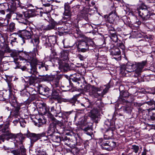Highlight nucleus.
<instances>
[{"label":"nucleus","mask_w":155,"mask_h":155,"mask_svg":"<svg viewBox=\"0 0 155 155\" xmlns=\"http://www.w3.org/2000/svg\"><path fill=\"white\" fill-rule=\"evenodd\" d=\"M51 93V97L53 99H57L60 96L59 94L61 92L60 89L53 88L52 90Z\"/></svg>","instance_id":"obj_22"},{"label":"nucleus","mask_w":155,"mask_h":155,"mask_svg":"<svg viewBox=\"0 0 155 155\" xmlns=\"http://www.w3.org/2000/svg\"><path fill=\"white\" fill-rule=\"evenodd\" d=\"M3 92L2 91H0V101H4L8 99L9 97H6L3 95Z\"/></svg>","instance_id":"obj_32"},{"label":"nucleus","mask_w":155,"mask_h":155,"mask_svg":"<svg viewBox=\"0 0 155 155\" xmlns=\"http://www.w3.org/2000/svg\"><path fill=\"white\" fill-rule=\"evenodd\" d=\"M49 24L46 26L44 25H41V28L40 27V28L42 30L46 31L50 30L52 29H55V28L58 24L54 20H50L49 22Z\"/></svg>","instance_id":"obj_8"},{"label":"nucleus","mask_w":155,"mask_h":155,"mask_svg":"<svg viewBox=\"0 0 155 155\" xmlns=\"http://www.w3.org/2000/svg\"><path fill=\"white\" fill-rule=\"evenodd\" d=\"M146 103L149 105L152 106L155 103V101L152 100L149 101L147 102Z\"/></svg>","instance_id":"obj_43"},{"label":"nucleus","mask_w":155,"mask_h":155,"mask_svg":"<svg viewBox=\"0 0 155 155\" xmlns=\"http://www.w3.org/2000/svg\"><path fill=\"white\" fill-rule=\"evenodd\" d=\"M69 51L68 50H63L60 53V58L61 60L67 61L69 60Z\"/></svg>","instance_id":"obj_17"},{"label":"nucleus","mask_w":155,"mask_h":155,"mask_svg":"<svg viewBox=\"0 0 155 155\" xmlns=\"http://www.w3.org/2000/svg\"><path fill=\"white\" fill-rule=\"evenodd\" d=\"M75 31L76 33L74 35L75 38H81L83 39H87L84 35L79 29L78 26H75Z\"/></svg>","instance_id":"obj_21"},{"label":"nucleus","mask_w":155,"mask_h":155,"mask_svg":"<svg viewBox=\"0 0 155 155\" xmlns=\"http://www.w3.org/2000/svg\"><path fill=\"white\" fill-rule=\"evenodd\" d=\"M39 91H43L45 94L46 93L47 94L49 91V88L47 87H41L40 88Z\"/></svg>","instance_id":"obj_37"},{"label":"nucleus","mask_w":155,"mask_h":155,"mask_svg":"<svg viewBox=\"0 0 155 155\" xmlns=\"http://www.w3.org/2000/svg\"><path fill=\"white\" fill-rule=\"evenodd\" d=\"M19 120V119L15 120L13 121V123L14 124V125H15L18 123Z\"/></svg>","instance_id":"obj_60"},{"label":"nucleus","mask_w":155,"mask_h":155,"mask_svg":"<svg viewBox=\"0 0 155 155\" xmlns=\"http://www.w3.org/2000/svg\"><path fill=\"white\" fill-rule=\"evenodd\" d=\"M3 95H4L6 97H8V99L7 100H8V99H9V101L11 102H13V101H12V99L9 97V94H8V95H7V96H6V95H5V94L3 93Z\"/></svg>","instance_id":"obj_58"},{"label":"nucleus","mask_w":155,"mask_h":155,"mask_svg":"<svg viewBox=\"0 0 155 155\" xmlns=\"http://www.w3.org/2000/svg\"><path fill=\"white\" fill-rule=\"evenodd\" d=\"M130 149L133 152L137 153L138 152L139 150V147L138 146L134 145L131 146Z\"/></svg>","instance_id":"obj_30"},{"label":"nucleus","mask_w":155,"mask_h":155,"mask_svg":"<svg viewBox=\"0 0 155 155\" xmlns=\"http://www.w3.org/2000/svg\"><path fill=\"white\" fill-rule=\"evenodd\" d=\"M41 1L43 5H46L47 4H49L47 0H41Z\"/></svg>","instance_id":"obj_51"},{"label":"nucleus","mask_w":155,"mask_h":155,"mask_svg":"<svg viewBox=\"0 0 155 155\" xmlns=\"http://www.w3.org/2000/svg\"><path fill=\"white\" fill-rule=\"evenodd\" d=\"M16 14V19L18 21V22L25 25H27L28 24V21L25 18V15H23L22 14L19 12H17Z\"/></svg>","instance_id":"obj_12"},{"label":"nucleus","mask_w":155,"mask_h":155,"mask_svg":"<svg viewBox=\"0 0 155 155\" xmlns=\"http://www.w3.org/2000/svg\"><path fill=\"white\" fill-rule=\"evenodd\" d=\"M20 150L21 155H26V150L24 146H22L20 147ZM11 152L14 155H21L20 152L18 150H12Z\"/></svg>","instance_id":"obj_18"},{"label":"nucleus","mask_w":155,"mask_h":155,"mask_svg":"<svg viewBox=\"0 0 155 155\" xmlns=\"http://www.w3.org/2000/svg\"><path fill=\"white\" fill-rule=\"evenodd\" d=\"M7 23L5 25H4L3 24V23H2L0 22V28L2 27L3 26H6L8 25V22L9 21L8 20V19L7 20Z\"/></svg>","instance_id":"obj_56"},{"label":"nucleus","mask_w":155,"mask_h":155,"mask_svg":"<svg viewBox=\"0 0 155 155\" xmlns=\"http://www.w3.org/2000/svg\"><path fill=\"white\" fill-rule=\"evenodd\" d=\"M95 104L99 108L100 107L102 106L101 101L99 100H97Z\"/></svg>","instance_id":"obj_42"},{"label":"nucleus","mask_w":155,"mask_h":155,"mask_svg":"<svg viewBox=\"0 0 155 155\" xmlns=\"http://www.w3.org/2000/svg\"><path fill=\"white\" fill-rule=\"evenodd\" d=\"M38 126L40 127L42 125L45 124L46 122V120L44 118H39L38 120Z\"/></svg>","instance_id":"obj_31"},{"label":"nucleus","mask_w":155,"mask_h":155,"mask_svg":"<svg viewBox=\"0 0 155 155\" xmlns=\"http://www.w3.org/2000/svg\"><path fill=\"white\" fill-rule=\"evenodd\" d=\"M37 48L38 47H36V48H34L33 50L32 51V52H33V54H36L37 53V52H38Z\"/></svg>","instance_id":"obj_53"},{"label":"nucleus","mask_w":155,"mask_h":155,"mask_svg":"<svg viewBox=\"0 0 155 155\" xmlns=\"http://www.w3.org/2000/svg\"><path fill=\"white\" fill-rule=\"evenodd\" d=\"M111 10L110 13L107 17V21L110 23H113L115 21L117 16L115 14L116 12L115 8L114 5L111 6Z\"/></svg>","instance_id":"obj_10"},{"label":"nucleus","mask_w":155,"mask_h":155,"mask_svg":"<svg viewBox=\"0 0 155 155\" xmlns=\"http://www.w3.org/2000/svg\"><path fill=\"white\" fill-rule=\"evenodd\" d=\"M50 112H51L53 115L55 117L58 116V115L61 113V110L60 105L58 103H56L51 107Z\"/></svg>","instance_id":"obj_9"},{"label":"nucleus","mask_w":155,"mask_h":155,"mask_svg":"<svg viewBox=\"0 0 155 155\" xmlns=\"http://www.w3.org/2000/svg\"><path fill=\"white\" fill-rule=\"evenodd\" d=\"M80 86L85 91L91 92L92 95L94 97V93H96L97 92L100 91L101 90V88H103L102 87L97 88L93 85H91L90 84L86 85L84 87H82L81 85H80Z\"/></svg>","instance_id":"obj_6"},{"label":"nucleus","mask_w":155,"mask_h":155,"mask_svg":"<svg viewBox=\"0 0 155 155\" xmlns=\"http://www.w3.org/2000/svg\"><path fill=\"white\" fill-rule=\"evenodd\" d=\"M42 109L43 110V112L42 113L44 114H46V113L49 111V108H47L45 106H43L42 107Z\"/></svg>","instance_id":"obj_39"},{"label":"nucleus","mask_w":155,"mask_h":155,"mask_svg":"<svg viewBox=\"0 0 155 155\" xmlns=\"http://www.w3.org/2000/svg\"><path fill=\"white\" fill-rule=\"evenodd\" d=\"M31 42L33 44L34 46L38 47V44L39 43V39H31Z\"/></svg>","instance_id":"obj_34"},{"label":"nucleus","mask_w":155,"mask_h":155,"mask_svg":"<svg viewBox=\"0 0 155 155\" xmlns=\"http://www.w3.org/2000/svg\"><path fill=\"white\" fill-rule=\"evenodd\" d=\"M109 31H115V29L113 26L112 25H110L107 26Z\"/></svg>","instance_id":"obj_45"},{"label":"nucleus","mask_w":155,"mask_h":155,"mask_svg":"<svg viewBox=\"0 0 155 155\" xmlns=\"http://www.w3.org/2000/svg\"><path fill=\"white\" fill-rule=\"evenodd\" d=\"M54 99V100H57L58 103H61L62 102V101L61 100L60 96H59V97H58V98Z\"/></svg>","instance_id":"obj_55"},{"label":"nucleus","mask_w":155,"mask_h":155,"mask_svg":"<svg viewBox=\"0 0 155 155\" xmlns=\"http://www.w3.org/2000/svg\"><path fill=\"white\" fill-rule=\"evenodd\" d=\"M55 30L58 31V34L60 36L61 35L64 33L65 32V29L62 27H57L56 26Z\"/></svg>","instance_id":"obj_27"},{"label":"nucleus","mask_w":155,"mask_h":155,"mask_svg":"<svg viewBox=\"0 0 155 155\" xmlns=\"http://www.w3.org/2000/svg\"><path fill=\"white\" fill-rule=\"evenodd\" d=\"M51 39H46V42L47 44H48V42H49V43H50V45H51V43L50 42V41H49V40H51Z\"/></svg>","instance_id":"obj_63"},{"label":"nucleus","mask_w":155,"mask_h":155,"mask_svg":"<svg viewBox=\"0 0 155 155\" xmlns=\"http://www.w3.org/2000/svg\"><path fill=\"white\" fill-rule=\"evenodd\" d=\"M129 96L128 93L127 91H124L120 93V98L123 100L124 98H127Z\"/></svg>","instance_id":"obj_28"},{"label":"nucleus","mask_w":155,"mask_h":155,"mask_svg":"<svg viewBox=\"0 0 155 155\" xmlns=\"http://www.w3.org/2000/svg\"><path fill=\"white\" fill-rule=\"evenodd\" d=\"M25 137L21 133L17 134H13L11 138H18L20 140L21 143L22 144L24 140L25 139Z\"/></svg>","instance_id":"obj_23"},{"label":"nucleus","mask_w":155,"mask_h":155,"mask_svg":"<svg viewBox=\"0 0 155 155\" xmlns=\"http://www.w3.org/2000/svg\"><path fill=\"white\" fill-rule=\"evenodd\" d=\"M104 126L106 129V131L111 130L113 131L115 129V125L114 122H110L109 120L105 121Z\"/></svg>","instance_id":"obj_14"},{"label":"nucleus","mask_w":155,"mask_h":155,"mask_svg":"<svg viewBox=\"0 0 155 155\" xmlns=\"http://www.w3.org/2000/svg\"><path fill=\"white\" fill-rule=\"evenodd\" d=\"M13 102L14 104L13 105H12V106L14 107V108L13 109L12 111L11 112V114L12 117H16L18 115L20 108L19 107H15V106L17 105L16 100H13Z\"/></svg>","instance_id":"obj_15"},{"label":"nucleus","mask_w":155,"mask_h":155,"mask_svg":"<svg viewBox=\"0 0 155 155\" xmlns=\"http://www.w3.org/2000/svg\"><path fill=\"white\" fill-rule=\"evenodd\" d=\"M148 113L150 117V119L153 121V123L155 124V113H152L151 114L150 112Z\"/></svg>","instance_id":"obj_35"},{"label":"nucleus","mask_w":155,"mask_h":155,"mask_svg":"<svg viewBox=\"0 0 155 155\" xmlns=\"http://www.w3.org/2000/svg\"><path fill=\"white\" fill-rule=\"evenodd\" d=\"M9 125V122H7L4 125L0 126V129L1 128L0 131L3 134L0 135V140H2L3 142L5 139L8 140L12 138L13 134L10 132Z\"/></svg>","instance_id":"obj_2"},{"label":"nucleus","mask_w":155,"mask_h":155,"mask_svg":"<svg viewBox=\"0 0 155 155\" xmlns=\"http://www.w3.org/2000/svg\"><path fill=\"white\" fill-rule=\"evenodd\" d=\"M56 123L54 122L51 123L50 124L48 130V134L54 133L56 129Z\"/></svg>","instance_id":"obj_20"},{"label":"nucleus","mask_w":155,"mask_h":155,"mask_svg":"<svg viewBox=\"0 0 155 155\" xmlns=\"http://www.w3.org/2000/svg\"><path fill=\"white\" fill-rule=\"evenodd\" d=\"M90 130V128L89 127H85L84 129L83 130L86 132V134L88 135H91V133L88 132L87 131Z\"/></svg>","instance_id":"obj_41"},{"label":"nucleus","mask_w":155,"mask_h":155,"mask_svg":"<svg viewBox=\"0 0 155 155\" xmlns=\"http://www.w3.org/2000/svg\"><path fill=\"white\" fill-rule=\"evenodd\" d=\"M101 87L103 88H101V90L100 91L94 93V97L97 98L101 96H103L107 92L108 90L110 88V86L109 84H107L106 85L101 86L99 88Z\"/></svg>","instance_id":"obj_7"},{"label":"nucleus","mask_w":155,"mask_h":155,"mask_svg":"<svg viewBox=\"0 0 155 155\" xmlns=\"http://www.w3.org/2000/svg\"><path fill=\"white\" fill-rule=\"evenodd\" d=\"M31 68L28 69V72L31 74V76H29V83L30 85H33L38 78L37 75L38 72L36 71V67L35 65H31Z\"/></svg>","instance_id":"obj_4"},{"label":"nucleus","mask_w":155,"mask_h":155,"mask_svg":"<svg viewBox=\"0 0 155 155\" xmlns=\"http://www.w3.org/2000/svg\"><path fill=\"white\" fill-rule=\"evenodd\" d=\"M62 67L63 68H68L69 67V64L66 63H64V64L62 65Z\"/></svg>","instance_id":"obj_52"},{"label":"nucleus","mask_w":155,"mask_h":155,"mask_svg":"<svg viewBox=\"0 0 155 155\" xmlns=\"http://www.w3.org/2000/svg\"><path fill=\"white\" fill-rule=\"evenodd\" d=\"M111 37L110 38L111 39V38H117V39H118L117 36V35L116 34L114 33H112L111 34Z\"/></svg>","instance_id":"obj_50"},{"label":"nucleus","mask_w":155,"mask_h":155,"mask_svg":"<svg viewBox=\"0 0 155 155\" xmlns=\"http://www.w3.org/2000/svg\"><path fill=\"white\" fill-rule=\"evenodd\" d=\"M5 41V39H0V46H2V45H4V43Z\"/></svg>","instance_id":"obj_54"},{"label":"nucleus","mask_w":155,"mask_h":155,"mask_svg":"<svg viewBox=\"0 0 155 155\" xmlns=\"http://www.w3.org/2000/svg\"><path fill=\"white\" fill-rule=\"evenodd\" d=\"M16 36H18L22 39H30L31 35L30 32L26 30L19 31L15 33Z\"/></svg>","instance_id":"obj_11"},{"label":"nucleus","mask_w":155,"mask_h":155,"mask_svg":"<svg viewBox=\"0 0 155 155\" xmlns=\"http://www.w3.org/2000/svg\"><path fill=\"white\" fill-rule=\"evenodd\" d=\"M54 133L48 134L46 136V138L44 140H47L48 139L51 140L53 142L58 143L60 141V138L58 136H56L54 134Z\"/></svg>","instance_id":"obj_13"},{"label":"nucleus","mask_w":155,"mask_h":155,"mask_svg":"<svg viewBox=\"0 0 155 155\" xmlns=\"http://www.w3.org/2000/svg\"><path fill=\"white\" fill-rule=\"evenodd\" d=\"M67 87L68 88V89H67L66 91H69L70 90L71 88V87L70 86V85H67Z\"/></svg>","instance_id":"obj_62"},{"label":"nucleus","mask_w":155,"mask_h":155,"mask_svg":"<svg viewBox=\"0 0 155 155\" xmlns=\"http://www.w3.org/2000/svg\"><path fill=\"white\" fill-rule=\"evenodd\" d=\"M64 15L65 16L70 17L71 15V12L69 5H67L65 6Z\"/></svg>","instance_id":"obj_26"},{"label":"nucleus","mask_w":155,"mask_h":155,"mask_svg":"<svg viewBox=\"0 0 155 155\" xmlns=\"http://www.w3.org/2000/svg\"><path fill=\"white\" fill-rule=\"evenodd\" d=\"M15 29V24L13 22L10 23L8 28V30L11 32H13Z\"/></svg>","instance_id":"obj_29"},{"label":"nucleus","mask_w":155,"mask_h":155,"mask_svg":"<svg viewBox=\"0 0 155 155\" xmlns=\"http://www.w3.org/2000/svg\"><path fill=\"white\" fill-rule=\"evenodd\" d=\"M142 6H143V4H142L137 10L139 15L143 21L150 19V16L152 15V13L148 10L146 6H145V8H143Z\"/></svg>","instance_id":"obj_3"},{"label":"nucleus","mask_w":155,"mask_h":155,"mask_svg":"<svg viewBox=\"0 0 155 155\" xmlns=\"http://www.w3.org/2000/svg\"><path fill=\"white\" fill-rule=\"evenodd\" d=\"M103 58H105L104 56H99L98 57H97V59L98 60H102V59Z\"/></svg>","instance_id":"obj_57"},{"label":"nucleus","mask_w":155,"mask_h":155,"mask_svg":"<svg viewBox=\"0 0 155 155\" xmlns=\"http://www.w3.org/2000/svg\"><path fill=\"white\" fill-rule=\"evenodd\" d=\"M88 41H87V42L84 41H82L81 42V44L82 45H85L86 46H87L89 45V44L88 43Z\"/></svg>","instance_id":"obj_49"},{"label":"nucleus","mask_w":155,"mask_h":155,"mask_svg":"<svg viewBox=\"0 0 155 155\" xmlns=\"http://www.w3.org/2000/svg\"><path fill=\"white\" fill-rule=\"evenodd\" d=\"M147 63L146 61H142L141 62H136L135 64L128 62L126 65L121 66L120 73L123 76H127V74L131 73L132 76L137 78L143 71V69Z\"/></svg>","instance_id":"obj_1"},{"label":"nucleus","mask_w":155,"mask_h":155,"mask_svg":"<svg viewBox=\"0 0 155 155\" xmlns=\"http://www.w3.org/2000/svg\"><path fill=\"white\" fill-rule=\"evenodd\" d=\"M38 154L37 155H46L45 152L41 150L38 151Z\"/></svg>","instance_id":"obj_46"},{"label":"nucleus","mask_w":155,"mask_h":155,"mask_svg":"<svg viewBox=\"0 0 155 155\" xmlns=\"http://www.w3.org/2000/svg\"><path fill=\"white\" fill-rule=\"evenodd\" d=\"M132 104H133L134 106L138 107H140L142 105L141 103L135 102H133Z\"/></svg>","instance_id":"obj_47"},{"label":"nucleus","mask_w":155,"mask_h":155,"mask_svg":"<svg viewBox=\"0 0 155 155\" xmlns=\"http://www.w3.org/2000/svg\"><path fill=\"white\" fill-rule=\"evenodd\" d=\"M8 84L9 91H12L14 89L13 84L11 82L9 81L8 82Z\"/></svg>","instance_id":"obj_38"},{"label":"nucleus","mask_w":155,"mask_h":155,"mask_svg":"<svg viewBox=\"0 0 155 155\" xmlns=\"http://www.w3.org/2000/svg\"><path fill=\"white\" fill-rule=\"evenodd\" d=\"M79 96V95L78 94H76L74 95L73 97L71 99L70 102L72 103H74L77 101V98Z\"/></svg>","instance_id":"obj_36"},{"label":"nucleus","mask_w":155,"mask_h":155,"mask_svg":"<svg viewBox=\"0 0 155 155\" xmlns=\"http://www.w3.org/2000/svg\"><path fill=\"white\" fill-rule=\"evenodd\" d=\"M80 8V6L79 5H76V6H74L73 7V11L74 12H78Z\"/></svg>","instance_id":"obj_40"},{"label":"nucleus","mask_w":155,"mask_h":155,"mask_svg":"<svg viewBox=\"0 0 155 155\" xmlns=\"http://www.w3.org/2000/svg\"><path fill=\"white\" fill-rule=\"evenodd\" d=\"M100 140L101 141H100V144L103 149L108 150H111V143L109 141H104L102 139Z\"/></svg>","instance_id":"obj_16"},{"label":"nucleus","mask_w":155,"mask_h":155,"mask_svg":"<svg viewBox=\"0 0 155 155\" xmlns=\"http://www.w3.org/2000/svg\"><path fill=\"white\" fill-rule=\"evenodd\" d=\"M110 51V54L112 55H119L120 54L119 49L116 47H114L113 48L111 49Z\"/></svg>","instance_id":"obj_25"},{"label":"nucleus","mask_w":155,"mask_h":155,"mask_svg":"<svg viewBox=\"0 0 155 155\" xmlns=\"http://www.w3.org/2000/svg\"><path fill=\"white\" fill-rule=\"evenodd\" d=\"M12 55L13 56V58L15 57H17L18 56V53H15L14 52H13L12 54Z\"/></svg>","instance_id":"obj_61"},{"label":"nucleus","mask_w":155,"mask_h":155,"mask_svg":"<svg viewBox=\"0 0 155 155\" xmlns=\"http://www.w3.org/2000/svg\"><path fill=\"white\" fill-rule=\"evenodd\" d=\"M118 46L123 50H124L125 48V46L124 44H123V43L121 42L119 43L118 44Z\"/></svg>","instance_id":"obj_48"},{"label":"nucleus","mask_w":155,"mask_h":155,"mask_svg":"<svg viewBox=\"0 0 155 155\" xmlns=\"http://www.w3.org/2000/svg\"><path fill=\"white\" fill-rule=\"evenodd\" d=\"M45 136L46 133L45 132L36 134L28 132L26 134L27 137L30 139L31 144L32 145H33L35 142L41 139L42 137H44Z\"/></svg>","instance_id":"obj_5"},{"label":"nucleus","mask_w":155,"mask_h":155,"mask_svg":"<svg viewBox=\"0 0 155 155\" xmlns=\"http://www.w3.org/2000/svg\"><path fill=\"white\" fill-rule=\"evenodd\" d=\"M42 9L45 13L48 14L53 10V5L50 4H47L46 5H43Z\"/></svg>","instance_id":"obj_24"},{"label":"nucleus","mask_w":155,"mask_h":155,"mask_svg":"<svg viewBox=\"0 0 155 155\" xmlns=\"http://www.w3.org/2000/svg\"><path fill=\"white\" fill-rule=\"evenodd\" d=\"M147 151L146 150V149H145L143 150V151L141 155H146L147 152Z\"/></svg>","instance_id":"obj_59"},{"label":"nucleus","mask_w":155,"mask_h":155,"mask_svg":"<svg viewBox=\"0 0 155 155\" xmlns=\"http://www.w3.org/2000/svg\"><path fill=\"white\" fill-rule=\"evenodd\" d=\"M0 13L3 15H4L5 13V11L3 10H0Z\"/></svg>","instance_id":"obj_64"},{"label":"nucleus","mask_w":155,"mask_h":155,"mask_svg":"<svg viewBox=\"0 0 155 155\" xmlns=\"http://www.w3.org/2000/svg\"><path fill=\"white\" fill-rule=\"evenodd\" d=\"M60 86L59 81L58 79L55 80L53 83V88H56Z\"/></svg>","instance_id":"obj_33"},{"label":"nucleus","mask_w":155,"mask_h":155,"mask_svg":"<svg viewBox=\"0 0 155 155\" xmlns=\"http://www.w3.org/2000/svg\"><path fill=\"white\" fill-rule=\"evenodd\" d=\"M71 79L74 82V84L76 85V87H79L80 85V81H83L84 83H86V81L85 80V78L83 76L81 78H77L74 77L73 78H71Z\"/></svg>","instance_id":"obj_19"},{"label":"nucleus","mask_w":155,"mask_h":155,"mask_svg":"<svg viewBox=\"0 0 155 155\" xmlns=\"http://www.w3.org/2000/svg\"><path fill=\"white\" fill-rule=\"evenodd\" d=\"M77 57L81 61L84 60L86 58V57L83 56L80 54H78L77 55Z\"/></svg>","instance_id":"obj_44"}]
</instances>
